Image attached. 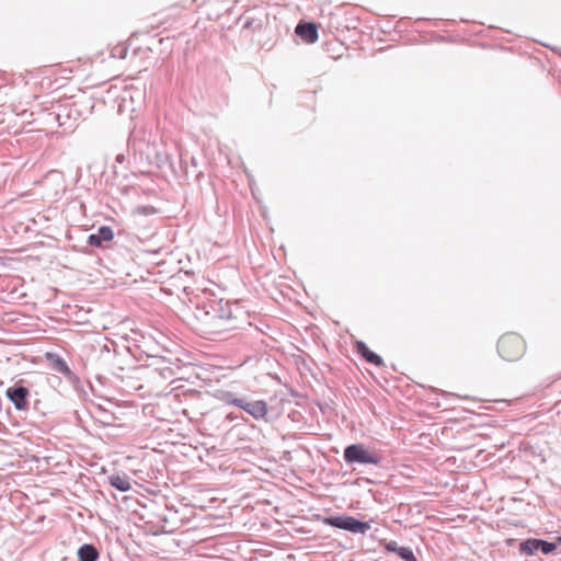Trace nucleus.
<instances>
[{
  "instance_id": "f8f14e48",
  "label": "nucleus",
  "mask_w": 561,
  "mask_h": 561,
  "mask_svg": "<svg viewBox=\"0 0 561 561\" xmlns=\"http://www.w3.org/2000/svg\"><path fill=\"white\" fill-rule=\"evenodd\" d=\"M113 238V229L110 226H101L95 233L88 237V243L95 248H102L103 241H112Z\"/></svg>"
},
{
  "instance_id": "aec40b11",
  "label": "nucleus",
  "mask_w": 561,
  "mask_h": 561,
  "mask_svg": "<svg viewBox=\"0 0 561 561\" xmlns=\"http://www.w3.org/2000/svg\"><path fill=\"white\" fill-rule=\"evenodd\" d=\"M245 398H237L232 392H226L224 394V401L228 404L234 405L237 401H244Z\"/></svg>"
},
{
  "instance_id": "6ab92c4d",
  "label": "nucleus",
  "mask_w": 561,
  "mask_h": 561,
  "mask_svg": "<svg viewBox=\"0 0 561 561\" xmlns=\"http://www.w3.org/2000/svg\"><path fill=\"white\" fill-rule=\"evenodd\" d=\"M398 556L403 561H416V558H415L413 551L410 548H408V547H402L400 549V551L398 552Z\"/></svg>"
},
{
  "instance_id": "0eeeda50",
  "label": "nucleus",
  "mask_w": 561,
  "mask_h": 561,
  "mask_svg": "<svg viewBox=\"0 0 561 561\" xmlns=\"http://www.w3.org/2000/svg\"><path fill=\"white\" fill-rule=\"evenodd\" d=\"M5 397L13 403L18 411L28 410L30 390L21 382L14 383L5 390Z\"/></svg>"
},
{
  "instance_id": "f03ea898",
  "label": "nucleus",
  "mask_w": 561,
  "mask_h": 561,
  "mask_svg": "<svg viewBox=\"0 0 561 561\" xmlns=\"http://www.w3.org/2000/svg\"><path fill=\"white\" fill-rule=\"evenodd\" d=\"M201 322L204 333L211 340L224 337L227 333L239 329L240 324L238 318L217 316L216 311H205Z\"/></svg>"
},
{
  "instance_id": "ddd939ff",
  "label": "nucleus",
  "mask_w": 561,
  "mask_h": 561,
  "mask_svg": "<svg viewBox=\"0 0 561 561\" xmlns=\"http://www.w3.org/2000/svg\"><path fill=\"white\" fill-rule=\"evenodd\" d=\"M206 311H216L217 316H222L225 318H238L232 310V305L229 301H224L222 299L209 301Z\"/></svg>"
},
{
  "instance_id": "f3484780",
  "label": "nucleus",
  "mask_w": 561,
  "mask_h": 561,
  "mask_svg": "<svg viewBox=\"0 0 561 561\" xmlns=\"http://www.w3.org/2000/svg\"><path fill=\"white\" fill-rule=\"evenodd\" d=\"M370 529L369 522H362L356 519L355 517H351L346 530L352 534H365Z\"/></svg>"
},
{
  "instance_id": "2eb2a0df",
  "label": "nucleus",
  "mask_w": 561,
  "mask_h": 561,
  "mask_svg": "<svg viewBox=\"0 0 561 561\" xmlns=\"http://www.w3.org/2000/svg\"><path fill=\"white\" fill-rule=\"evenodd\" d=\"M79 561H98L100 552L92 543H83L77 552Z\"/></svg>"
},
{
  "instance_id": "dca6fc26",
  "label": "nucleus",
  "mask_w": 561,
  "mask_h": 561,
  "mask_svg": "<svg viewBox=\"0 0 561 561\" xmlns=\"http://www.w3.org/2000/svg\"><path fill=\"white\" fill-rule=\"evenodd\" d=\"M351 517L350 515L328 516L323 518L322 523L331 527L346 530Z\"/></svg>"
},
{
  "instance_id": "4be33fe9",
  "label": "nucleus",
  "mask_w": 561,
  "mask_h": 561,
  "mask_svg": "<svg viewBox=\"0 0 561 561\" xmlns=\"http://www.w3.org/2000/svg\"><path fill=\"white\" fill-rule=\"evenodd\" d=\"M156 211H157L156 208L152 206H141V207L137 208L138 214L146 215V216L156 214Z\"/></svg>"
},
{
  "instance_id": "9d476101",
  "label": "nucleus",
  "mask_w": 561,
  "mask_h": 561,
  "mask_svg": "<svg viewBox=\"0 0 561 561\" xmlns=\"http://www.w3.org/2000/svg\"><path fill=\"white\" fill-rule=\"evenodd\" d=\"M46 359H47V362L49 363V365L51 366V368L56 373L61 374L62 376H65L69 380L76 378V375L69 368V366L66 363V360L64 358H61L58 354H56V353H47L46 354Z\"/></svg>"
},
{
  "instance_id": "4468645a",
  "label": "nucleus",
  "mask_w": 561,
  "mask_h": 561,
  "mask_svg": "<svg viewBox=\"0 0 561 561\" xmlns=\"http://www.w3.org/2000/svg\"><path fill=\"white\" fill-rule=\"evenodd\" d=\"M355 347H356L357 353L363 358H365V360H367L368 363L374 364L379 367L383 365L382 358L375 352L370 351L365 342L357 341L355 344Z\"/></svg>"
},
{
  "instance_id": "39448f33",
  "label": "nucleus",
  "mask_w": 561,
  "mask_h": 561,
  "mask_svg": "<svg viewBox=\"0 0 561 561\" xmlns=\"http://www.w3.org/2000/svg\"><path fill=\"white\" fill-rule=\"evenodd\" d=\"M48 117L66 129H73L81 117V113L75 104L67 103L58 105L55 112L48 113Z\"/></svg>"
},
{
  "instance_id": "6e6552de",
  "label": "nucleus",
  "mask_w": 561,
  "mask_h": 561,
  "mask_svg": "<svg viewBox=\"0 0 561 561\" xmlns=\"http://www.w3.org/2000/svg\"><path fill=\"white\" fill-rule=\"evenodd\" d=\"M234 407L242 409L255 420H266L268 412L267 403L264 400L249 401L244 399V401L234 402Z\"/></svg>"
},
{
  "instance_id": "423d86ee",
  "label": "nucleus",
  "mask_w": 561,
  "mask_h": 561,
  "mask_svg": "<svg viewBox=\"0 0 561 561\" xmlns=\"http://www.w3.org/2000/svg\"><path fill=\"white\" fill-rule=\"evenodd\" d=\"M557 549V543L543 539L529 538L519 543V552L530 557L540 551L543 554H550Z\"/></svg>"
},
{
  "instance_id": "f257e3e1",
  "label": "nucleus",
  "mask_w": 561,
  "mask_h": 561,
  "mask_svg": "<svg viewBox=\"0 0 561 561\" xmlns=\"http://www.w3.org/2000/svg\"><path fill=\"white\" fill-rule=\"evenodd\" d=\"M159 137L146 129H135L128 138V149L142 163L153 164L161 160Z\"/></svg>"
},
{
  "instance_id": "9b49d317",
  "label": "nucleus",
  "mask_w": 561,
  "mask_h": 561,
  "mask_svg": "<svg viewBox=\"0 0 561 561\" xmlns=\"http://www.w3.org/2000/svg\"><path fill=\"white\" fill-rule=\"evenodd\" d=\"M295 32L306 43L313 44L318 41V28L314 23L300 22L297 24Z\"/></svg>"
},
{
  "instance_id": "a211bd4d",
  "label": "nucleus",
  "mask_w": 561,
  "mask_h": 561,
  "mask_svg": "<svg viewBox=\"0 0 561 561\" xmlns=\"http://www.w3.org/2000/svg\"><path fill=\"white\" fill-rule=\"evenodd\" d=\"M110 484L121 492H127L131 489V484L126 477H122L118 474L111 476L108 478Z\"/></svg>"
},
{
  "instance_id": "412c9836",
  "label": "nucleus",
  "mask_w": 561,
  "mask_h": 561,
  "mask_svg": "<svg viewBox=\"0 0 561 561\" xmlns=\"http://www.w3.org/2000/svg\"><path fill=\"white\" fill-rule=\"evenodd\" d=\"M385 548H386V550H387V551H389V552H393V553H397V554H398V552L400 551V549H401L402 547H401V546H399L397 541H394V540H390L389 542H387V543L385 545Z\"/></svg>"
},
{
  "instance_id": "5701e85b",
  "label": "nucleus",
  "mask_w": 561,
  "mask_h": 561,
  "mask_svg": "<svg viewBox=\"0 0 561 561\" xmlns=\"http://www.w3.org/2000/svg\"><path fill=\"white\" fill-rule=\"evenodd\" d=\"M125 160H126V157H125V154H124V153H118V154L116 156V158H115V161H116L117 163H124V162H125Z\"/></svg>"
},
{
  "instance_id": "7ed1b4c3",
  "label": "nucleus",
  "mask_w": 561,
  "mask_h": 561,
  "mask_svg": "<svg viewBox=\"0 0 561 561\" xmlns=\"http://www.w3.org/2000/svg\"><path fill=\"white\" fill-rule=\"evenodd\" d=\"M343 459L347 465H373L379 466L382 462V455L362 443L351 444L344 448Z\"/></svg>"
},
{
  "instance_id": "b1692460",
  "label": "nucleus",
  "mask_w": 561,
  "mask_h": 561,
  "mask_svg": "<svg viewBox=\"0 0 561 561\" xmlns=\"http://www.w3.org/2000/svg\"><path fill=\"white\" fill-rule=\"evenodd\" d=\"M558 540L561 541V537H559Z\"/></svg>"
},
{
  "instance_id": "1a4fd4ad",
  "label": "nucleus",
  "mask_w": 561,
  "mask_h": 561,
  "mask_svg": "<svg viewBox=\"0 0 561 561\" xmlns=\"http://www.w3.org/2000/svg\"><path fill=\"white\" fill-rule=\"evenodd\" d=\"M240 20H243L242 30L254 33L263 28L267 16L262 11H252L241 16Z\"/></svg>"
},
{
  "instance_id": "20e7f679",
  "label": "nucleus",
  "mask_w": 561,
  "mask_h": 561,
  "mask_svg": "<svg viewBox=\"0 0 561 561\" xmlns=\"http://www.w3.org/2000/svg\"><path fill=\"white\" fill-rule=\"evenodd\" d=\"M497 352L505 360H517L525 352V342L517 334H505L497 342Z\"/></svg>"
}]
</instances>
